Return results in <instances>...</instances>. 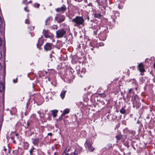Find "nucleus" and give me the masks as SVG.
<instances>
[{"mask_svg":"<svg viewBox=\"0 0 155 155\" xmlns=\"http://www.w3.org/2000/svg\"><path fill=\"white\" fill-rule=\"evenodd\" d=\"M91 50H93V48H91Z\"/></svg>","mask_w":155,"mask_h":155,"instance_id":"nucleus-46","label":"nucleus"},{"mask_svg":"<svg viewBox=\"0 0 155 155\" xmlns=\"http://www.w3.org/2000/svg\"><path fill=\"white\" fill-rule=\"evenodd\" d=\"M58 110H51L52 114L54 118H55L57 116L56 114L58 112Z\"/></svg>","mask_w":155,"mask_h":155,"instance_id":"nucleus-12","label":"nucleus"},{"mask_svg":"<svg viewBox=\"0 0 155 155\" xmlns=\"http://www.w3.org/2000/svg\"><path fill=\"white\" fill-rule=\"evenodd\" d=\"M24 10L26 11H28L27 10V7H25L24 8Z\"/></svg>","mask_w":155,"mask_h":155,"instance_id":"nucleus-39","label":"nucleus"},{"mask_svg":"<svg viewBox=\"0 0 155 155\" xmlns=\"http://www.w3.org/2000/svg\"><path fill=\"white\" fill-rule=\"evenodd\" d=\"M4 151L5 152V153L6 155H8L10 153L9 150H7L5 147H4Z\"/></svg>","mask_w":155,"mask_h":155,"instance_id":"nucleus-16","label":"nucleus"},{"mask_svg":"<svg viewBox=\"0 0 155 155\" xmlns=\"http://www.w3.org/2000/svg\"><path fill=\"white\" fill-rule=\"evenodd\" d=\"M68 113V110L67 109H65L63 113L61 114V116L63 117L64 116L65 114H67Z\"/></svg>","mask_w":155,"mask_h":155,"instance_id":"nucleus-17","label":"nucleus"},{"mask_svg":"<svg viewBox=\"0 0 155 155\" xmlns=\"http://www.w3.org/2000/svg\"><path fill=\"white\" fill-rule=\"evenodd\" d=\"M138 68L139 70L141 72H143L145 71L144 67L142 63H140L138 64Z\"/></svg>","mask_w":155,"mask_h":155,"instance_id":"nucleus-8","label":"nucleus"},{"mask_svg":"<svg viewBox=\"0 0 155 155\" xmlns=\"http://www.w3.org/2000/svg\"><path fill=\"white\" fill-rule=\"evenodd\" d=\"M56 37L57 38L63 37L65 34L66 32L64 29H61L56 31Z\"/></svg>","mask_w":155,"mask_h":155,"instance_id":"nucleus-4","label":"nucleus"},{"mask_svg":"<svg viewBox=\"0 0 155 155\" xmlns=\"http://www.w3.org/2000/svg\"><path fill=\"white\" fill-rule=\"evenodd\" d=\"M80 71L82 74H84L86 70L84 68H82L81 69V71L80 70H79Z\"/></svg>","mask_w":155,"mask_h":155,"instance_id":"nucleus-20","label":"nucleus"},{"mask_svg":"<svg viewBox=\"0 0 155 155\" xmlns=\"http://www.w3.org/2000/svg\"><path fill=\"white\" fill-rule=\"evenodd\" d=\"M4 23L3 19L0 16V27L2 29L4 30Z\"/></svg>","mask_w":155,"mask_h":155,"instance_id":"nucleus-9","label":"nucleus"},{"mask_svg":"<svg viewBox=\"0 0 155 155\" xmlns=\"http://www.w3.org/2000/svg\"><path fill=\"white\" fill-rule=\"evenodd\" d=\"M52 43H47L44 46V49L46 51L50 50L52 49Z\"/></svg>","mask_w":155,"mask_h":155,"instance_id":"nucleus-6","label":"nucleus"},{"mask_svg":"<svg viewBox=\"0 0 155 155\" xmlns=\"http://www.w3.org/2000/svg\"><path fill=\"white\" fill-rule=\"evenodd\" d=\"M101 103H102V104H104V101H102L101 102Z\"/></svg>","mask_w":155,"mask_h":155,"instance_id":"nucleus-40","label":"nucleus"},{"mask_svg":"<svg viewBox=\"0 0 155 155\" xmlns=\"http://www.w3.org/2000/svg\"><path fill=\"white\" fill-rule=\"evenodd\" d=\"M67 9L65 6L64 5H63L62 7L58 8L55 9V11L57 12H62L65 11Z\"/></svg>","mask_w":155,"mask_h":155,"instance_id":"nucleus-7","label":"nucleus"},{"mask_svg":"<svg viewBox=\"0 0 155 155\" xmlns=\"http://www.w3.org/2000/svg\"><path fill=\"white\" fill-rule=\"evenodd\" d=\"M35 148L34 147L33 148L29 151L30 155H32V152L33 151V150L35 149Z\"/></svg>","mask_w":155,"mask_h":155,"instance_id":"nucleus-23","label":"nucleus"},{"mask_svg":"<svg viewBox=\"0 0 155 155\" xmlns=\"http://www.w3.org/2000/svg\"><path fill=\"white\" fill-rule=\"evenodd\" d=\"M72 21L75 23L74 25L75 26H78L81 25L83 26L84 25V20L82 17L77 16L75 18L72 20Z\"/></svg>","mask_w":155,"mask_h":155,"instance_id":"nucleus-1","label":"nucleus"},{"mask_svg":"<svg viewBox=\"0 0 155 155\" xmlns=\"http://www.w3.org/2000/svg\"><path fill=\"white\" fill-rule=\"evenodd\" d=\"M96 1L99 5H102V3L101 2L100 0H96Z\"/></svg>","mask_w":155,"mask_h":155,"instance_id":"nucleus-24","label":"nucleus"},{"mask_svg":"<svg viewBox=\"0 0 155 155\" xmlns=\"http://www.w3.org/2000/svg\"><path fill=\"white\" fill-rule=\"evenodd\" d=\"M126 110L123 108L122 107L120 110V113L121 114H125L126 112Z\"/></svg>","mask_w":155,"mask_h":155,"instance_id":"nucleus-15","label":"nucleus"},{"mask_svg":"<svg viewBox=\"0 0 155 155\" xmlns=\"http://www.w3.org/2000/svg\"><path fill=\"white\" fill-rule=\"evenodd\" d=\"M92 143L88 140H87L85 143V147L88 148V150L90 152H93L95 149V148L92 146Z\"/></svg>","mask_w":155,"mask_h":155,"instance_id":"nucleus-3","label":"nucleus"},{"mask_svg":"<svg viewBox=\"0 0 155 155\" xmlns=\"http://www.w3.org/2000/svg\"><path fill=\"white\" fill-rule=\"evenodd\" d=\"M101 15L99 13H96L94 14V17L95 18H99L101 17Z\"/></svg>","mask_w":155,"mask_h":155,"instance_id":"nucleus-19","label":"nucleus"},{"mask_svg":"<svg viewBox=\"0 0 155 155\" xmlns=\"http://www.w3.org/2000/svg\"><path fill=\"white\" fill-rule=\"evenodd\" d=\"M67 148H66V150H65L66 151V150H67Z\"/></svg>","mask_w":155,"mask_h":155,"instance_id":"nucleus-48","label":"nucleus"},{"mask_svg":"<svg viewBox=\"0 0 155 155\" xmlns=\"http://www.w3.org/2000/svg\"><path fill=\"white\" fill-rule=\"evenodd\" d=\"M132 89H130L129 90V93H130L131 92V91H132Z\"/></svg>","mask_w":155,"mask_h":155,"instance_id":"nucleus-38","label":"nucleus"},{"mask_svg":"<svg viewBox=\"0 0 155 155\" xmlns=\"http://www.w3.org/2000/svg\"><path fill=\"white\" fill-rule=\"evenodd\" d=\"M66 92L67 91H63L61 92V94H60V96L62 99H63V98L64 97V95Z\"/></svg>","mask_w":155,"mask_h":155,"instance_id":"nucleus-14","label":"nucleus"},{"mask_svg":"<svg viewBox=\"0 0 155 155\" xmlns=\"http://www.w3.org/2000/svg\"><path fill=\"white\" fill-rule=\"evenodd\" d=\"M2 41L1 38H0V47L1 46V45L2 44Z\"/></svg>","mask_w":155,"mask_h":155,"instance_id":"nucleus-34","label":"nucleus"},{"mask_svg":"<svg viewBox=\"0 0 155 155\" xmlns=\"http://www.w3.org/2000/svg\"><path fill=\"white\" fill-rule=\"evenodd\" d=\"M34 28H35L34 26L31 27V28H30V30H33L34 29Z\"/></svg>","mask_w":155,"mask_h":155,"instance_id":"nucleus-29","label":"nucleus"},{"mask_svg":"<svg viewBox=\"0 0 155 155\" xmlns=\"http://www.w3.org/2000/svg\"><path fill=\"white\" fill-rule=\"evenodd\" d=\"M25 23L26 24H29V21L28 20L26 19L25 21Z\"/></svg>","mask_w":155,"mask_h":155,"instance_id":"nucleus-27","label":"nucleus"},{"mask_svg":"<svg viewBox=\"0 0 155 155\" xmlns=\"http://www.w3.org/2000/svg\"><path fill=\"white\" fill-rule=\"evenodd\" d=\"M153 80L154 81H155V77L153 78Z\"/></svg>","mask_w":155,"mask_h":155,"instance_id":"nucleus-45","label":"nucleus"},{"mask_svg":"<svg viewBox=\"0 0 155 155\" xmlns=\"http://www.w3.org/2000/svg\"><path fill=\"white\" fill-rule=\"evenodd\" d=\"M13 81L14 83H16L17 82V78H16V79H13Z\"/></svg>","mask_w":155,"mask_h":155,"instance_id":"nucleus-28","label":"nucleus"},{"mask_svg":"<svg viewBox=\"0 0 155 155\" xmlns=\"http://www.w3.org/2000/svg\"><path fill=\"white\" fill-rule=\"evenodd\" d=\"M136 98H138V97L137 95H135L134 96V100H135L136 99Z\"/></svg>","mask_w":155,"mask_h":155,"instance_id":"nucleus-30","label":"nucleus"},{"mask_svg":"<svg viewBox=\"0 0 155 155\" xmlns=\"http://www.w3.org/2000/svg\"><path fill=\"white\" fill-rule=\"evenodd\" d=\"M153 67L155 69V62H154V64H153Z\"/></svg>","mask_w":155,"mask_h":155,"instance_id":"nucleus-42","label":"nucleus"},{"mask_svg":"<svg viewBox=\"0 0 155 155\" xmlns=\"http://www.w3.org/2000/svg\"><path fill=\"white\" fill-rule=\"evenodd\" d=\"M70 155H78L77 153H76L75 152V151H74V153H71Z\"/></svg>","mask_w":155,"mask_h":155,"instance_id":"nucleus-25","label":"nucleus"},{"mask_svg":"<svg viewBox=\"0 0 155 155\" xmlns=\"http://www.w3.org/2000/svg\"><path fill=\"white\" fill-rule=\"evenodd\" d=\"M34 6L35 8H38L40 6V4L38 3H35L34 4Z\"/></svg>","mask_w":155,"mask_h":155,"instance_id":"nucleus-22","label":"nucleus"},{"mask_svg":"<svg viewBox=\"0 0 155 155\" xmlns=\"http://www.w3.org/2000/svg\"><path fill=\"white\" fill-rule=\"evenodd\" d=\"M71 74H72V76H71V78H72V79L74 78V75H73V74H72V72H71Z\"/></svg>","mask_w":155,"mask_h":155,"instance_id":"nucleus-33","label":"nucleus"},{"mask_svg":"<svg viewBox=\"0 0 155 155\" xmlns=\"http://www.w3.org/2000/svg\"><path fill=\"white\" fill-rule=\"evenodd\" d=\"M109 147L108 148V149L110 150L112 147L111 144H109Z\"/></svg>","mask_w":155,"mask_h":155,"instance_id":"nucleus-32","label":"nucleus"},{"mask_svg":"<svg viewBox=\"0 0 155 155\" xmlns=\"http://www.w3.org/2000/svg\"><path fill=\"white\" fill-rule=\"evenodd\" d=\"M32 140L33 141V143L35 145H38L39 140V139L38 138H36L35 139H32Z\"/></svg>","mask_w":155,"mask_h":155,"instance_id":"nucleus-10","label":"nucleus"},{"mask_svg":"<svg viewBox=\"0 0 155 155\" xmlns=\"http://www.w3.org/2000/svg\"><path fill=\"white\" fill-rule=\"evenodd\" d=\"M26 1H25L24 0L23 1V3H25L26 2Z\"/></svg>","mask_w":155,"mask_h":155,"instance_id":"nucleus-43","label":"nucleus"},{"mask_svg":"<svg viewBox=\"0 0 155 155\" xmlns=\"http://www.w3.org/2000/svg\"><path fill=\"white\" fill-rule=\"evenodd\" d=\"M43 34L45 38H48L51 40L52 42L54 41V35L49 30L44 29L43 31Z\"/></svg>","mask_w":155,"mask_h":155,"instance_id":"nucleus-2","label":"nucleus"},{"mask_svg":"<svg viewBox=\"0 0 155 155\" xmlns=\"http://www.w3.org/2000/svg\"><path fill=\"white\" fill-rule=\"evenodd\" d=\"M137 89V88H136V89Z\"/></svg>","mask_w":155,"mask_h":155,"instance_id":"nucleus-49","label":"nucleus"},{"mask_svg":"<svg viewBox=\"0 0 155 155\" xmlns=\"http://www.w3.org/2000/svg\"><path fill=\"white\" fill-rule=\"evenodd\" d=\"M69 110L68 109V112H69Z\"/></svg>","mask_w":155,"mask_h":155,"instance_id":"nucleus-47","label":"nucleus"},{"mask_svg":"<svg viewBox=\"0 0 155 155\" xmlns=\"http://www.w3.org/2000/svg\"><path fill=\"white\" fill-rule=\"evenodd\" d=\"M140 103H138L136 105L137 107H140Z\"/></svg>","mask_w":155,"mask_h":155,"instance_id":"nucleus-31","label":"nucleus"},{"mask_svg":"<svg viewBox=\"0 0 155 155\" xmlns=\"http://www.w3.org/2000/svg\"><path fill=\"white\" fill-rule=\"evenodd\" d=\"M87 6H91V7L92 6V4L91 3H89L88 5H87Z\"/></svg>","mask_w":155,"mask_h":155,"instance_id":"nucleus-36","label":"nucleus"},{"mask_svg":"<svg viewBox=\"0 0 155 155\" xmlns=\"http://www.w3.org/2000/svg\"><path fill=\"white\" fill-rule=\"evenodd\" d=\"M68 153H67V152L64 151V153L62 154V155H68Z\"/></svg>","mask_w":155,"mask_h":155,"instance_id":"nucleus-26","label":"nucleus"},{"mask_svg":"<svg viewBox=\"0 0 155 155\" xmlns=\"http://www.w3.org/2000/svg\"><path fill=\"white\" fill-rule=\"evenodd\" d=\"M123 137V136L121 135H117L115 137L117 142L121 140L122 138Z\"/></svg>","mask_w":155,"mask_h":155,"instance_id":"nucleus-13","label":"nucleus"},{"mask_svg":"<svg viewBox=\"0 0 155 155\" xmlns=\"http://www.w3.org/2000/svg\"><path fill=\"white\" fill-rule=\"evenodd\" d=\"M5 86L2 82L0 81V91L2 92L5 89Z\"/></svg>","mask_w":155,"mask_h":155,"instance_id":"nucleus-11","label":"nucleus"},{"mask_svg":"<svg viewBox=\"0 0 155 155\" xmlns=\"http://www.w3.org/2000/svg\"><path fill=\"white\" fill-rule=\"evenodd\" d=\"M64 18H65L63 16H61L60 17L59 15H57L55 18V20L58 23H60L63 21Z\"/></svg>","mask_w":155,"mask_h":155,"instance_id":"nucleus-5","label":"nucleus"},{"mask_svg":"<svg viewBox=\"0 0 155 155\" xmlns=\"http://www.w3.org/2000/svg\"><path fill=\"white\" fill-rule=\"evenodd\" d=\"M2 57V54L1 51H0V59Z\"/></svg>","mask_w":155,"mask_h":155,"instance_id":"nucleus-37","label":"nucleus"},{"mask_svg":"<svg viewBox=\"0 0 155 155\" xmlns=\"http://www.w3.org/2000/svg\"><path fill=\"white\" fill-rule=\"evenodd\" d=\"M52 135V134L51 133H48V136H51Z\"/></svg>","mask_w":155,"mask_h":155,"instance_id":"nucleus-35","label":"nucleus"},{"mask_svg":"<svg viewBox=\"0 0 155 155\" xmlns=\"http://www.w3.org/2000/svg\"><path fill=\"white\" fill-rule=\"evenodd\" d=\"M51 20H52L51 17H49L47 18L45 21V25H47L48 24H49L48 23V22L49 21Z\"/></svg>","mask_w":155,"mask_h":155,"instance_id":"nucleus-18","label":"nucleus"},{"mask_svg":"<svg viewBox=\"0 0 155 155\" xmlns=\"http://www.w3.org/2000/svg\"><path fill=\"white\" fill-rule=\"evenodd\" d=\"M87 19L88 21H89V16H88V17H87Z\"/></svg>","mask_w":155,"mask_h":155,"instance_id":"nucleus-44","label":"nucleus"},{"mask_svg":"<svg viewBox=\"0 0 155 155\" xmlns=\"http://www.w3.org/2000/svg\"><path fill=\"white\" fill-rule=\"evenodd\" d=\"M73 82V80H70L69 81V83H71V82Z\"/></svg>","mask_w":155,"mask_h":155,"instance_id":"nucleus-41","label":"nucleus"},{"mask_svg":"<svg viewBox=\"0 0 155 155\" xmlns=\"http://www.w3.org/2000/svg\"><path fill=\"white\" fill-rule=\"evenodd\" d=\"M99 95L101 97L104 98L106 96V95L104 93L102 94H100Z\"/></svg>","mask_w":155,"mask_h":155,"instance_id":"nucleus-21","label":"nucleus"}]
</instances>
